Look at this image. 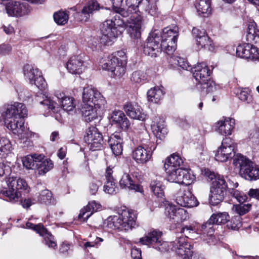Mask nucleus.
I'll return each mask as SVG.
<instances>
[{"mask_svg": "<svg viewBox=\"0 0 259 259\" xmlns=\"http://www.w3.org/2000/svg\"><path fill=\"white\" fill-rule=\"evenodd\" d=\"M118 216L108 218L106 223L108 228L114 230H128L134 227L137 217L133 210L123 206L118 210Z\"/></svg>", "mask_w": 259, "mask_h": 259, "instance_id": "nucleus-1", "label": "nucleus"}, {"mask_svg": "<svg viewBox=\"0 0 259 259\" xmlns=\"http://www.w3.org/2000/svg\"><path fill=\"white\" fill-rule=\"evenodd\" d=\"M6 182L9 190L1 191L0 195L6 197L7 200L11 202L21 201L22 191L28 192L29 191L26 182L22 179L11 177L6 180Z\"/></svg>", "mask_w": 259, "mask_h": 259, "instance_id": "nucleus-2", "label": "nucleus"}, {"mask_svg": "<svg viewBox=\"0 0 259 259\" xmlns=\"http://www.w3.org/2000/svg\"><path fill=\"white\" fill-rule=\"evenodd\" d=\"M191 70L194 78L201 85L202 89L206 90V93L216 90L217 85L210 79L211 71L205 62L198 63Z\"/></svg>", "mask_w": 259, "mask_h": 259, "instance_id": "nucleus-3", "label": "nucleus"}, {"mask_svg": "<svg viewBox=\"0 0 259 259\" xmlns=\"http://www.w3.org/2000/svg\"><path fill=\"white\" fill-rule=\"evenodd\" d=\"M233 163L240 169V175L246 180L253 181L259 179V168L243 155L237 154Z\"/></svg>", "mask_w": 259, "mask_h": 259, "instance_id": "nucleus-4", "label": "nucleus"}, {"mask_svg": "<svg viewBox=\"0 0 259 259\" xmlns=\"http://www.w3.org/2000/svg\"><path fill=\"white\" fill-rule=\"evenodd\" d=\"M144 0H126L127 6L129 7V10L133 9L135 14L131 17V20L129 22V33L131 37L134 38H138L141 35V29L142 24V18L138 13L139 8H141V3Z\"/></svg>", "mask_w": 259, "mask_h": 259, "instance_id": "nucleus-5", "label": "nucleus"}, {"mask_svg": "<svg viewBox=\"0 0 259 259\" xmlns=\"http://www.w3.org/2000/svg\"><path fill=\"white\" fill-rule=\"evenodd\" d=\"M125 23V20L119 19L118 15H115L112 19L107 20L102 23L101 32L111 41L121 34L124 30Z\"/></svg>", "mask_w": 259, "mask_h": 259, "instance_id": "nucleus-6", "label": "nucleus"}, {"mask_svg": "<svg viewBox=\"0 0 259 259\" xmlns=\"http://www.w3.org/2000/svg\"><path fill=\"white\" fill-rule=\"evenodd\" d=\"M228 185L224 177L218 175L212 182L210 188L211 195L209 196V202L212 205H217L222 202L226 194Z\"/></svg>", "mask_w": 259, "mask_h": 259, "instance_id": "nucleus-7", "label": "nucleus"}, {"mask_svg": "<svg viewBox=\"0 0 259 259\" xmlns=\"http://www.w3.org/2000/svg\"><path fill=\"white\" fill-rule=\"evenodd\" d=\"M162 234L159 231L153 230L141 238L140 242L160 252H165L168 250L169 245L168 242L162 240Z\"/></svg>", "mask_w": 259, "mask_h": 259, "instance_id": "nucleus-8", "label": "nucleus"}, {"mask_svg": "<svg viewBox=\"0 0 259 259\" xmlns=\"http://www.w3.org/2000/svg\"><path fill=\"white\" fill-rule=\"evenodd\" d=\"M27 115V109L25 105L21 103L15 102L13 104H6L3 107L2 117L5 123L16 120L20 117H25Z\"/></svg>", "mask_w": 259, "mask_h": 259, "instance_id": "nucleus-9", "label": "nucleus"}, {"mask_svg": "<svg viewBox=\"0 0 259 259\" xmlns=\"http://www.w3.org/2000/svg\"><path fill=\"white\" fill-rule=\"evenodd\" d=\"M236 144L229 138L223 139L221 145L218 148L215 154V159L220 162H226L232 158L233 160L235 155Z\"/></svg>", "mask_w": 259, "mask_h": 259, "instance_id": "nucleus-10", "label": "nucleus"}, {"mask_svg": "<svg viewBox=\"0 0 259 259\" xmlns=\"http://www.w3.org/2000/svg\"><path fill=\"white\" fill-rule=\"evenodd\" d=\"M171 243L172 249L182 256V259H199L198 254L191 250V245L187 243L185 237H178Z\"/></svg>", "mask_w": 259, "mask_h": 259, "instance_id": "nucleus-11", "label": "nucleus"}, {"mask_svg": "<svg viewBox=\"0 0 259 259\" xmlns=\"http://www.w3.org/2000/svg\"><path fill=\"white\" fill-rule=\"evenodd\" d=\"M160 34L158 30L150 33L143 47V52L147 56L156 57L161 52Z\"/></svg>", "mask_w": 259, "mask_h": 259, "instance_id": "nucleus-12", "label": "nucleus"}, {"mask_svg": "<svg viewBox=\"0 0 259 259\" xmlns=\"http://www.w3.org/2000/svg\"><path fill=\"white\" fill-rule=\"evenodd\" d=\"M82 104L99 105H106L105 98L95 88L88 86L84 88L82 93Z\"/></svg>", "mask_w": 259, "mask_h": 259, "instance_id": "nucleus-13", "label": "nucleus"}, {"mask_svg": "<svg viewBox=\"0 0 259 259\" xmlns=\"http://www.w3.org/2000/svg\"><path fill=\"white\" fill-rule=\"evenodd\" d=\"M84 141L89 146V149L92 151L100 150L103 144V137L98 129L94 126H90L86 131L84 136Z\"/></svg>", "mask_w": 259, "mask_h": 259, "instance_id": "nucleus-14", "label": "nucleus"}, {"mask_svg": "<svg viewBox=\"0 0 259 259\" xmlns=\"http://www.w3.org/2000/svg\"><path fill=\"white\" fill-rule=\"evenodd\" d=\"M165 213L173 223L176 224L185 221L189 218L187 210L166 201L165 204Z\"/></svg>", "mask_w": 259, "mask_h": 259, "instance_id": "nucleus-15", "label": "nucleus"}, {"mask_svg": "<svg viewBox=\"0 0 259 259\" xmlns=\"http://www.w3.org/2000/svg\"><path fill=\"white\" fill-rule=\"evenodd\" d=\"M155 148V145L152 142H150L148 145H145L144 147L139 146L133 151V157L137 163H145L151 159Z\"/></svg>", "mask_w": 259, "mask_h": 259, "instance_id": "nucleus-16", "label": "nucleus"}, {"mask_svg": "<svg viewBox=\"0 0 259 259\" xmlns=\"http://www.w3.org/2000/svg\"><path fill=\"white\" fill-rule=\"evenodd\" d=\"M7 13L10 16L22 17L30 12L29 5L25 2L20 1H11L6 6Z\"/></svg>", "mask_w": 259, "mask_h": 259, "instance_id": "nucleus-17", "label": "nucleus"}, {"mask_svg": "<svg viewBox=\"0 0 259 259\" xmlns=\"http://www.w3.org/2000/svg\"><path fill=\"white\" fill-rule=\"evenodd\" d=\"M24 117H20L13 121L7 123V127L11 130L14 134L17 135L20 139H28L32 136V133L25 127Z\"/></svg>", "mask_w": 259, "mask_h": 259, "instance_id": "nucleus-18", "label": "nucleus"}, {"mask_svg": "<svg viewBox=\"0 0 259 259\" xmlns=\"http://www.w3.org/2000/svg\"><path fill=\"white\" fill-rule=\"evenodd\" d=\"M249 42L238 46L236 48L237 55L240 58L253 61L259 60V49Z\"/></svg>", "mask_w": 259, "mask_h": 259, "instance_id": "nucleus-19", "label": "nucleus"}, {"mask_svg": "<svg viewBox=\"0 0 259 259\" xmlns=\"http://www.w3.org/2000/svg\"><path fill=\"white\" fill-rule=\"evenodd\" d=\"M176 202L179 205L186 207H193L198 205V201L189 190H180L176 195Z\"/></svg>", "mask_w": 259, "mask_h": 259, "instance_id": "nucleus-20", "label": "nucleus"}, {"mask_svg": "<svg viewBox=\"0 0 259 259\" xmlns=\"http://www.w3.org/2000/svg\"><path fill=\"white\" fill-rule=\"evenodd\" d=\"M105 105L102 106L82 104L81 111L85 121L89 122L100 116Z\"/></svg>", "mask_w": 259, "mask_h": 259, "instance_id": "nucleus-21", "label": "nucleus"}, {"mask_svg": "<svg viewBox=\"0 0 259 259\" xmlns=\"http://www.w3.org/2000/svg\"><path fill=\"white\" fill-rule=\"evenodd\" d=\"M124 111L131 118L144 121L147 118V115L145 114L142 108L137 104L130 102L126 103L123 106Z\"/></svg>", "mask_w": 259, "mask_h": 259, "instance_id": "nucleus-22", "label": "nucleus"}, {"mask_svg": "<svg viewBox=\"0 0 259 259\" xmlns=\"http://www.w3.org/2000/svg\"><path fill=\"white\" fill-rule=\"evenodd\" d=\"M235 119L230 118H223L215 124L216 131L223 136H229L232 134L234 128Z\"/></svg>", "mask_w": 259, "mask_h": 259, "instance_id": "nucleus-23", "label": "nucleus"}, {"mask_svg": "<svg viewBox=\"0 0 259 259\" xmlns=\"http://www.w3.org/2000/svg\"><path fill=\"white\" fill-rule=\"evenodd\" d=\"M101 207V204L95 201L90 202L86 206L80 210L78 216V220L83 222L87 221L94 212L99 210Z\"/></svg>", "mask_w": 259, "mask_h": 259, "instance_id": "nucleus-24", "label": "nucleus"}, {"mask_svg": "<svg viewBox=\"0 0 259 259\" xmlns=\"http://www.w3.org/2000/svg\"><path fill=\"white\" fill-rule=\"evenodd\" d=\"M68 71L73 74H79L84 69L83 62L80 57L74 56L71 57L66 64Z\"/></svg>", "mask_w": 259, "mask_h": 259, "instance_id": "nucleus-25", "label": "nucleus"}, {"mask_svg": "<svg viewBox=\"0 0 259 259\" xmlns=\"http://www.w3.org/2000/svg\"><path fill=\"white\" fill-rule=\"evenodd\" d=\"M164 120L158 117H155L151 124V129L156 137L161 139L166 135L167 128L165 127Z\"/></svg>", "mask_w": 259, "mask_h": 259, "instance_id": "nucleus-26", "label": "nucleus"}, {"mask_svg": "<svg viewBox=\"0 0 259 259\" xmlns=\"http://www.w3.org/2000/svg\"><path fill=\"white\" fill-rule=\"evenodd\" d=\"M119 185L121 188L134 190L137 192H141L142 188L141 185L137 184L133 180L132 177L127 173H124L120 180L119 181Z\"/></svg>", "mask_w": 259, "mask_h": 259, "instance_id": "nucleus-27", "label": "nucleus"}, {"mask_svg": "<svg viewBox=\"0 0 259 259\" xmlns=\"http://www.w3.org/2000/svg\"><path fill=\"white\" fill-rule=\"evenodd\" d=\"M111 119L112 122L117 124L122 130H126L130 126L128 119L122 111H114L112 113Z\"/></svg>", "mask_w": 259, "mask_h": 259, "instance_id": "nucleus-28", "label": "nucleus"}, {"mask_svg": "<svg viewBox=\"0 0 259 259\" xmlns=\"http://www.w3.org/2000/svg\"><path fill=\"white\" fill-rule=\"evenodd\" d=\"M42 154L29 155L23 157L22 159L23 166L27 169H36L39 160L44 159Z\"/></svg>", "mask_w": 259, "mask_h": 259, "instance_id": "nucleus-29", "label": "nucleus"}, {"mask_svg": "<svg viewBox=\"0 0 259 259\" xmlns=\"http://www.w3.org/2000/svg\"><path fill=\"white\" fill-rule=\"evenodd\" d=\"M160 34V41L177 40L178 36V27L177 26L167 27L163 29L162 33Z\"/></svg>", "mask_w": 259, "mask_h": 259, "instance_id": "nucleus-30", "label": "nucleus"}, {"mask_svg": "<svg viewBox=\"0 0 259 259\" xmlns=\"http://www.w3.org/2000/svg\"><path fill=\"white\" fill-rule=\"evenodd\" d=\"M259 39V28H257L256 24L254 22L249 23L246 39L247 41L252 42H256Z\"/></svg>", "mask_w": 259, "mask_h": 259, "instance_id": "nucleus-31", "label": "nucleus"}, {"mask_svg": "<svg viewBox=\"0 0 259 259\" xmlns=\"http://www.w3.org/2000/svg\"><path fill=\"white\" fill-rule=\"evenodd\" d=\"M182 158L178 154L173 153L165 159L164 167L167 169V167L172 168H180V166L183 164Z\"/></svg>", "mask_w": 259, "mask_h": 259, "instance_id": "nucleus-32", "label": "nucleus"}, {"mask_svg": "<svg viewBox=\"0 0 259 259\" xmlns=\"http://www.w3.org/2000/svg\"><path fill=\"white\" fill-rule=\"evenodd\" d=\"M119 61L117 56L111 54L106 58H102L100 61V64L103 69L111 72L115 66L118 64Z\"/></svg>", "mask_w": 259, "mask_h": 259, "instance_id": "nucleus-33", "label": "nucleus"}, {"mask_svg": "<svg viewBox=\"0 0 259 259\" xmlns=\"http://www.w3.org/2000/svg\"><path fill=\"white\" fill-rule=\"evenodd\" d=\"M147 96L149 102L157 104L162 99L164 93L159 87H155L148 90Z\"/></svg>", "mask_w": 259, "mask_h": 259, "instance_id": "nucleus-34", "label": "nucleus"}, {"mask_svg": "<svg viewBox=\"0 0 259 259\" xmlns=\"http://www.w3.org/2000/svg\"><path fill=\"white\" fill-rule=\"evenodd\" d=\"M168 61L169 63L173 67L179 66L182 69L187 70H191L192 69L191 66L184 58L176 56H171L168 59Z\"/></svg>", "mask_w": 259, "mask_h": 259, "instance_id": "nucleus-35", "label": "nucleus"}, {"mask_svg": "<svg viewBox=\"0 0 259 259\" xmlns=\"http://www.w3.org/2000/svg\"><path fill=\"white\" fill-rule=\"evenodd\" d=\"M12 150V145L9 139L5 137H0V158L7 157Z\"/></svg>", "mask_w": 259, "mask_h": 259, "instance_id": "nucleus-36", "label": "nucleus"}, {"mask_svg": "<svg viewBox=\"0 0 259 259\" xmlns=\"http://www.w3.org/2000/svg\"><path fill=\"white\" fill-rule=\"evenodd\" d=\"M37 201L46 205H55L56 200L53 197L52 192L48 189L41 191L37 196Z\"/></svg>", "mask_w": 259, "mask_h": 259, "instance_id": "nucleus-37", "label": "nucleus"}, {"mask_svg": "<svg viewBox=\"0 0 259 259\" xmlns=\"http://www.w3.org/2000/svg\"><path fill=\"white\" fill-rule=\"evenodd\" d=\"M23 70L24 77L28 80L29 83L33 81L34 79L40 73L38 68L31 64L25 65Z\"/></svg>", "mask_w": 259, "mask_h": 259, "instance_id": "nucleus-38", "label": "nucleus"}, {"mask_svg": "<svg viewBox=\"0 0 259 259\" xmlns=\"http://www.w3.org/2000/svg\"><path fill=\"white\" fill-rule=\"evenodd\" d=\"M182 168H172L167 167V169H165L167 174V180L172 183L180 184L181 180V174Z\"/></svg>", "mask_w": 259, "mask_h": 259, "instance_id": "nucleus-39", "label": "nucleus"}, {"mask_svg": "<svg viewBox=\"0 0 259 259\" xmlns=\"http://www.w3.org/2000/svg\"><path fill=\"white\" fill-rule=\"evenodd\" d=\"M156 2V0H144L141 3V8L151 16H155L158 13Z\"/></svg>", "mask_w": 259, "mask_h": 259, "instance_id": "nucleus-40", "label": "nucleus"}, {"mask_svg": "<svg viewBox=\"0 0 259 259\" xmlns=\"http://www.w3.org/2000/svg\"><path fill=\"white\" fill-rule=\"evenodd\" d=\"M99 9V4L98 2L96 0H92L83 8L81 13L84 15L85 20H87L89 18L91 14Z\"/></svg>", "mask_w": 259, "mask_h": 259, "instance_id": "nucleus-41", "label": "nucleus"}, {"mask_svg": "<svg viewBox=\"0 0 259 259\" xmlns=\"http://www.w3.org/2000/svg\"><path fill=\"white\" fill-rule=\"evenodd\" d=\"M113 9L114 11L117 13V14H116V15H118L119 18L120 16L124 18L130 17V20H127L126 21L128 27L127 31L128 32H129V22L131 20V17L132 16V15H134L136 14L135 11H133V9H131V10H129L128 7L127 10H125V9L121 8L120 7V6H117V7H113ZM128 33L130 34V33Z\"/></svg>", "mask_w": 259, "mask_h": 259, "instance_id": "nucleus-42", "label": "nucleus"}, {"mask_svg": "<svg viewBox=\"0 0 259 259\" xmlns=\"http://www.w3.org/2000/svg\"><path fill=\"white\" fill-rule=\"evenodd\" d=\"M37 162V169L39 175H44L53 167V163L50 159H40Z\"/></svg>", "mask_w": 259, "mask_h": 259, "instance_id": "nucleus-43", "label": "nucleus"}, {"mask_svg": "<svg viewBox=\"0 0 259 259\" xmlns=\"http://www.w3.org/2000/svg\"><path fill=\"white\" fill-rule=\"evenodd\" d=\"M177 40H163L160 41L161 51L171 56L175 51L177 48Z\"/></svg>", "mask_w": 259, "mask_h": 259, "instance_id": "nucleus-44", "label": "nucleus"}, {"mask_svg": "<svg viewBox=\"0 0 259 259\" xmlns=\"http://www.w3.org/2000/svg\"><path fill=\"white\" fill-rule=\"evenodd\" d=\"M150 188L158 198H161L164 196V186L161 182L157 180L152 181L150 184Z\"/></svg>", "mask_w": 259, "mask_h": 259, "instance_id": "nucleus-45", "label": "nucleus"}, {"mask_svg": "<svg viewBox=\"0 0 259 259\" xmlns=\"http://www.w3.org/2000/svg\"><path fill=\"white\" fill-rule=\"evenodd\" d=\"M181 174V184L189 185L195 180V176L192 173L191 169H183Z\"/></svg>", "mask_w": 259, "mask_h": 259, "instance_id": "nucleus-46", "label": "nucleus"}, {"mask_svg": "<svg viewBox=\"0 0 259 259\" xmlns=\"http://www.w3.org/2000/svg\"><path fill=\"white\" fill-rule=\"evenodd\" d=\"M147 80V75L143 71L137 70L133 72L131 76V80L136 84L143 83Z\"/></svg>", "mask_w": 259, "mask_h": 259, "instance_id": "nucleus-47", "label": "nucleus"}, {"mask_svg": "<svg viewBox=\"0 0 259 259\" xmlns=\"http://www.w3.org/2000/svg\"><path fill=\"white\" fill-rule=\"evenodd\" d=\"M210 4V0H199L195 7L199 13L208 14L211 12Z\"/></svg>", "mask_w": 259, "mask_h": 259, "instance_id": "nucleus-48", "label": "nucleus"}, {"mask_svg": "<svg viewBox=\"0 0 259 259\" xmlns=\"http://www.w3.org/2000/svg\"><path fill=\"white\" fill-rule=\"evenodd\" d=\"M196 42L197 45L200 46L202 48H204L210 51H212L214 50L213 43L207 35L200 37L199 39H197Z\"/></svg>", "mask_w": 259, "mask_h": 259, "instance_id": "nucleus-49", "label": "nucleus"}, {"mask_svg": "<svg viewBox=\"0 0 259 259\" xmlns=\"http://www.w3.org/2000/svg\"><path fill=\"white\" fill-rule=\"evenodd\" d=\"M210 218L215 224L221 225L228 223L230 217L227 212H223L213 213Z\"/></svg>", "mask_w": 259, "mask_h": 259, "instance_id": "nucleus-50", "label": "nucleus"}, {"mask_svg": "<svg viewBox=\"0 0 259 259\" xmlns=\"http://www.w3.org/2000/svg\"><path fill=\"white\" fill-rule=\"evenodd\" d=\"M239 204L233 205L232 210L233 212L238 214V216L244 215L248 212L250 209L251 205L250 204H243L240 203Z\"/></svg>", "mask_w": 259, "mask_h": 259, "instance_id": "nucleus-51", "label": "nucleus"}, {"mask_svg": "<svg viewBox=\"0 0 259 259\" xmlns=\"http://www.w3.org/2000/svg\"><path fill=\"white\" fill-rule=\"evenodd\" d=\"M40 235L44 237L45 244L49 247L55 249L57 247V245L54 237L48 231L46 228H45V231L43 233H41Z\"/></svg>", "mask_w": 259, "mask_h": 259, "instance_id": "nucleus-52", "label": "nucleus"}, {"mask_svg": "<svg viewBox=\"0 0 259 259\" xmlns=\"http://www.w3.org/2000/svg\"><path fill=\"white\" fill-rule=\"evenodd\" d=\"M249 91L247 88L238 89L236 90V94H238L240 100L247 103H250L252 101V96L249 93Z\"/></svg>", "mask_w": 259, "mask_h": 259, "instance_id": "nucleus-53", "label": "nucleus"}, {"mask_svg": "<svg viewBox=\"0 0 259 259\" xmlns=\"http://www.w3.org/2000/svg\"><path fill=\"white\" fill-rule=\"evenodd\" d=\"M215 224L210 217L209 220L201 226V231L203 234H206L209 237H211L214 231L213 225Z\"/></svg>", "mask_w": 259, "mask_h": 259, "instance_id": "nucleus-54", "label": "nucleus"}, {"mask_svg": "<svg viewBox=\"0 0 259 259\" xmlns=\"http://www.w3.org/2000/svg\"><path fill=\"white\" fill-rule=\"evenodd\" d=\"M74 99L71 97L67 96V97L63 98L61 101V105L62 108L67 111H70L75 107V104L74 103Z\"/></svg>", "mask_w": 259, "mask_h": 259, "instance_id": "nucleus-55", "label": "nucleus"}, {"mask_svg": "<svg viewBox=\"0 0 259 259\" xmlns=\"http://www.w3.org/2000/svg\"><path fill=\"white\" fill-rule=\"evenodd\" d=\"M68 15L64 11H58L54 14V21L59 25H64L68 20Z\"/></svg>", "mask_w": 259, "mask_h": 259, "instance_id": "nucleus-56", "label": "nucleus"}, {"mask_svg": "<svg viewBox=\"0 0 259 259\" xmlns=\"http://www.w3.org/2000/svg\"><path fill=\"white\" fill-rule=\"evenodd\" d=\"M125 65L126 63H123L122 61H119L118 64L116 65L111 71L112 74L116 77L122 76L125 72Z\"/></svg>", "mask_w": 259, "mask_h": 259, "instance_id": "nucleus-57", "label": "nucleus"}, {"mask_svg": "<svg viewBox=\"0 0 259 259\" xmlns=\"http://www.w3.org/2000/svg\"><path fill=\"white\" fill-rule=\"evenodd\" d=\"M229 193L231 196L235 198L240 203H243L247 199V195L243 192H240L234 188L229 189Z\"/></svg>", "mask_w": 259, "mask_h": 259, "instance_id": "nucleus-58", "label": "nucleus"}, {"mask_svg": "<svg viewBox=\"0 0 259 259\" xmlns=\"http://www.w3.org/2000/svg\"><path fill=\"white\" fill-rule=\"evenodd\" d=\"M241 218L240 216H234L228 221L227 226L232 230H238L242 226Z\"/></svg>", "mask_w": 259, "mask_h": 259, "instance_id": "nucleus-59", "label": "nucleus"}, {"mask_svg": "<svg viewBox=\"0 0 259 259\" xmlns=\"http://www.w3.org/2000/svg\"><path fill=\"white\" fill-rule=\"evenodd\" d=\"M118 190L115 181H106L104 186V191L105 193L113 195L116 194Z\"/></svg>", "mask_w": 259, "mask_h": 259, "instance_id": "nucleus-60", "label": "nucleus"}, {"mask_svg": "<svg viewBox=\"0 0 259 259\" xmlns=\"http://www.w3.org/2000/svg\"><path fill=\"white\" fill-rule=\"evenodd\" d=\"M30 83L34 84L41 91L45 90L47 87V82L40 73L34 79L33 81L30 82Z\"/></svg>", "mask_w": 259, "mask_h": 259, "instance_id": "nucleus-61", "label": "nucleus"}, {"mask_svg": "<svg viewBox=\"0 0 259 259\" xmlns=\"http://www.w3.org/2000/svg\"><path fill=\"white\" fill-rule=\"evenodd\" d=\"M181 233L184 234L185 238L193 239L196 234V229L192 226H185L182 228Z\"/></svg>", "mask_w": 259, "mask_h": 259, "instance_id": "nucleus-62", "label": "nucleus"}, {"mask_svg": "<svg viewBox=\"0 0 259 259\" xmlns=\"http://www.w3.org/2000/svg\"><path fill=\"white\" fill-rule=\"evenodd\" d=\"M45 108L47 109L49 111H52L53 113L56 112V108H57V104L52 101L50 98H47L40 102Z\"/></svg>", "mask_w": 259, "mask_h": 259, "instance_id": "nucleus-63", "label": "nucleus"}, {"mask_svg": "<svg viewBox=\"0 0 259 259\" xmlns=\"http://www.w3.org/2000/svg\"><path fill=\"white\" fill-rule=\"evenodd\" d=\"M249 139L254 148L259 147V130L256 129L251 131L249 134Z\"/></svg>", "mask_w": 259, "mask_h": 259, "instance_id": "nucleus-64", "label": "nucleus"}]
</instances>
